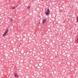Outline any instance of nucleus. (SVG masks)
Wrapping results in <instances>:
<instances>
[{"label":"nucleus","mask_w":78,"mask_h":78,"mask_svg":"<svg viewBox=\"0 0 78 78\" xmlns=\"http://www.w3.org/2000/svg\"><path fill=\"white\" fill-rule=\"evenodd\" d=\"M47 12H45V14L46 15H48V14H50V10L49 9H48L47 10Z\"/></svg>","instance_id":"f257e3e1"},{"label":"nucleus","mask_w":78,"mask_h":78,"mask_svg":"<svg viewBox=\"0 0 78 78\" xmlns=\"http://www.w3.org/2000/svg\"><path fill=\"white\" fill-rule=\"evenodd\" d=\"M8 29L6 30L5 32L4 33V34L3 35V37H4L6 35V33H8Z\"/></svg>","instance_id":"f03ea898"},{"label":"nucleus","mask_w":78,"mask_h":78,"mask_svg":"<svg viewBox=\"0 0 78 78\" xmlns=\"http://www.w3.org/2000/svg\"><path fill=\"white\" fill-rule=\"evenodd\" d=\"M14 76L15 77H16L17 78H18V76H19L16 73H15Z\"/></svg>","instance_id":"7ed1b4c3"},{"label":"nucleus","mask_w":78,"mask_h":78,"mask_svg":"<svg viewBox=\"0 0 78 78\" xmlns=\"http://www.w3.org/2000/svg\"><path fill=\"white\" fill-rule=\"evenodd\" d=\"M45 22H46V19L44 20L43 21V23H45Z\"/></svg>","instance_id":"20e7f679"},{"label":"nucleus","mask_w":78,"mask_h":78,"mask_svg":"<svg viewBox=\"0 0 78 78\" xmlns=\"http://www.w3.org/2000/svg\"><path fill=\"white\" fill-rule=\"evenodd\" d=\"M10 19V20L11 21H12V20H12V19L10 18L9 19Z\"/></svg>","instance_id":"39448f33"},{"label":"nucleus","mask_w":78,"mask_h":78,"mask_svg":"<svg viewBox=\"0 0 78 78\" xmlns=\"http://www.w3.org/2000/svg\"><path fill=\"white\" fill-rule=\"evenodd\" d=\"M30 6H28L27 7V9H30Z\"/></svg>","instance_id":"423d86ee"},{"label":"nucleus","mask_w":78,"mask_h":78,"mask_svg":"<svg viewBox=\"0 0 78 78\" xmlns=\"http://www.w3.org/2000/svg\"><path fill=\"white\" fill-rule=\"evenodd\" d=\"M13 9H15V7H13Z\"/></svg>","instance_id":"0eeeda50"},{"label":"nucleus","mask_w":78,"mask_h":78,"mask_svg":"<svg viewBox=\"0 0 78 78\" xmlns=\"http://www.w3.org/2000/svg\"><path fill=\"white\" fill-rule=\"evenodd\" d=\"M16 8H17V5H16Z\"/></svg>","instance_id":"6e6552de"}]
</instances>
